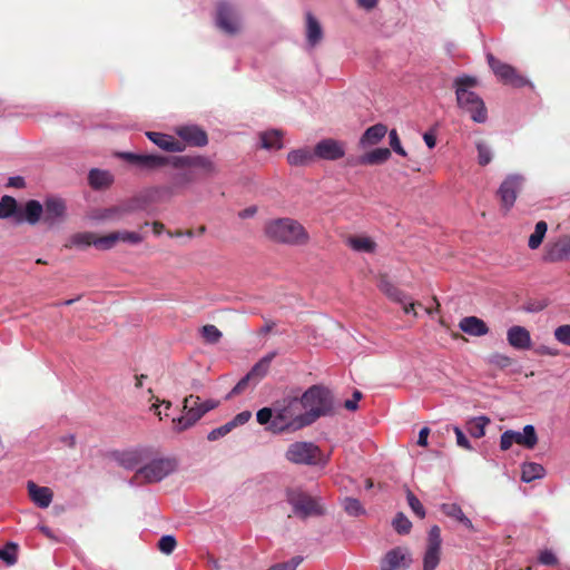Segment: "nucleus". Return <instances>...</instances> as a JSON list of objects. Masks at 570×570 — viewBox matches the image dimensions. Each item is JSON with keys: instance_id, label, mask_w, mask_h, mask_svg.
Segmentation results:
<instances>
[{"instance_id": "nucleus-1", "label": "nucleus", "mask_w": 570, "mask_h": 570, "mask_svg": "<svg viewBox=\"0 0 570 570\" xmlns=\"http://www.w3.org/2000/svg\"><path fill=\"white\" fill-rule=\"evenodd\" d=\"M256 421L273 434L294 432L312 425L298 395H286L256 412Z\"/></svg>"}, {"instance_id": "nucleus-2", "label": "nucleus", "mask_w": 570, "mask_h": 570, "mask_svg": "<svg viewBox=\"0 0 570 570\" xmlns=\"http://www.w3.org/2000/svg\"><path fill=\"white\" fill-rule=\"evenodd\" d=\"M452 86L458 107L469 114L474 122L484 124L488 120V110L483 99L473 90L478 86V79L474 76L461 75L454 78Z\"/></svg>"}, {"instance_id": "nucleus-3", "label": "nucleus", "mask_w": 570, "mask_h": 570, "mask_svg": "<svg viewBox=\"0 0 570 570\" xmlns=\"http://www.w3.org/2000/svg\"><path fill=\"white\" fill-rule=\"evenodd\" d=\"M266 236L279 244L292 246L305 245L309 240V235L305 227L293 218H275L265 224Z\"/></svg>"}, {"instance_id": "nucleus-4", "label": "nucleus", "mask_w": 570, "mask_h": 570, "mask_svg": "<svg viewBox=\"0 0 570 570\" xmlns=\"http://www.w3.org/2000/svg\"><path fill=\"white\" fill-rule=\"evenodd\" d=\"M299 399L312 424L320 417L332 416L335 413L334 396L332 391L326 386L320 384L312 385Z\"/></svg>"}, {"instance_id": "nucleus-5", "label": "nucleus", "mask_w": 570, "mask_h": 570, "mask_svg": "<svg viewBox=\"0 0 570 570\" xmlns=\"http://www.w3.org/2000/svg\"><path fill=\"white\" fill-rule=\"evenodd\" d=\"M285 501L291 505L293 515L301 520L325 514V509L320 500L301 488H287L285 490Z\"/></svg>"}, {"instance_id": "nucleus-6", "label": "nucleus", "mask_w": 570, "mask_h": 570, "mask_svg": "<svg viewBox=\"0 0 570 570\" xmlns=\"http://www.w3.org/2000/svg\"><path fill=\"white\" fill-rule=\"evenodd\" d=\"M285 459L297 465L325 464L322 451L318 445L309 441H295L291 443L285 452Z\"/></svg>"}, {"instance_id": "nucleus-7", "label": "nucleus", "mask_w": 570, "mask_h": 570, "mask_svg": "<svg viewBox=\"0 0 570 570\" xmlns=\"http://www.w3.org/2000/svg\"><path fill=\"white\" fill-rule=\"evenodd\" d=\"M488 63L494 75L505 85L514 88L529 86L533 88V83L524 76L518 73L517 69L511 65L504 63L494 58L491 53L487 55Z\"/></svg>"}, {"instance_id": "nucleus-8", "label": "nucleus", "mask_w": 570, "mask_h": 570, "mask_svg": "<svg viewBox=\"0 0 570 570\" xmlns=\"http://www.w3.org/2000/svg\"><path fill=\"white\" fill-rule=\"evenodd\" d=\"M169 166L176 169H200L203 176L205 177H212L217 174V167L215 163L209 157L200 155L169 156Z\"/></svg>"}, {"instance_id": "nucleus-9", "label": "nucleus", "mask_w": 570, "mask_h": 570, "mask_svg": "<svg viewBox=\"0 0 570 570\" xmlns=\"http://www.w3.org/2000/svg\"><path fill=\"white\" fill-rule=\"evenodd\" d=\"M176 462L171 459H153L137 469V475L142 476L147 483L160 482L175 471Z\"/></svg>"}, {"instance_id": "nucleus-10", "label": "nucleus", "mask_w": 570, "mask_h": 570, "mask_svg": "<svg viewBox=\"0 0 570 570\" xmlns=\"http://www.w3.org/2000/svg\"><path fill=\"white\" fill-rule=\"evenodd\" d=\"M42 206L43 213L41 223L46 228L55 229L65 223L67 218V205L62 198L56 196L47 197Z\"/></svg>"}, {"instance_id": "nucleus-11", "label": "nucleus", "mask_w": 570, "mask_h": 570, "mask_svg": "<svg viewBox=\"0 0 570 570\" xmlns=\"http://www.w3.org/2000/svg\"><path fill=\"white\" fill-rule=\"evenodd\" d=\"M216 26L229 36L236 35L240 29L237 8L228 1H220L217 6Z\"/></svg>"}, {"instance_id": "nucleus-12", "label": "nucleus", "mask_w": 570, "mask_h": 570, "mask_svg": "<svg viewBox=\"0 0 570 570\" xmlns=\"http://www.w3.org/2000/svg\"><path fill=\"white\" fill-rule=\"evenodd\" d=\"M412 562V554L407 548L395 547L384 554L380 570H407Z\"/></svg>"}, {"instance_id": "nucleus-13", "label": "nucleus", "mask_w": 570, "mask_h": 570, "mask_svg": "<svg viewBox=\"0 0 570 570\" xmlns=\"http://www.w3.org/2000/svg\"><path fill=\"white\" fill-rule=\"evenodd\" d=\"M523 177L519 174H511L501 183L498 195L505 210H510L517 199Z\"/></svg>"}, {"instance_id": "nucleus-14", "label": "nucleus", "mask_w": 570, "mask_h": 570, "mask_svg": "<svg viewBox=\"0 0 570 570\" xmlns=\"http://www.w3.org/2000/svg\"><path fill=\"white\" fill-rule=\"evenodd\" d=\"M546 263H559L570 259V235H563L549 243L542 257Z\"/></svg>"}, {"instance_id": "nucleus-15", "label": "nucleus", "mask_w": 570, "mask_h": 570, "mask_svg": "<svg viewBox=\"0 0 570 570\" xmlns=\"http://www.w3.org/2000/svg\"><path fill=\"white\" fill-rule=\"evenodd\" d=\"M314 151L316 158L334 161L345 156V145L340 140L325 138L315 145Z\"/></svg>"}, {"instance_id": "nucleus-16", "label": "nucleus", "mask_w": 570, "mask_h": 570, "mask_svg": "<svg viewBox=\"0 0 570 570\" xmlns=\"http://www.w3.org/2000/svg\"><path fill=\"white\" fill-rule=\"evenodd\" d=\"M380 289L393 302L400 304L403 307L405 314L416 315L414 307L415 303L411 299V297L397 288L394 284L386 279H382L379 285Z\"/></svg>"}, {"instance_id": "nucleus-17", "label": "nucleus", "mask_w": 570, "mask_h": 570, "mask_svg": "<svg viewBox=\"0 0 570 570\" xmlns=\"http://www.w3.org/2000/svg\"><path fill=\"white\" fill-rule=\"evenodd\" d=\"M111 458L124 469L136 471L146 460L144 450L114 451Z\"/></svg>"}, {"instance_id": "nucleus-18", "label": "nucleus", "mask_w": 570, "mask_h": 570, "mask_svg": "<svg viewBox=\"0 0 570 570\" xmlns=\"http://www.w3.org/2000/svg\"><path fill=\"white\" fill-rule=\"evenodd\" d=\"M42 213V204L37 199H29L24 203L23 206L19 207V214L16 224L21 225L27 223L31 226H35L41 222Z\"/></svg>"}, {"instance_id": "nucleus-19", "label": "nucleus", "mask_w": 570, "mask_h": 570, "mask_svg": "<svg viewBox=\"0 0 570 570\" xmlns=\"http://www.w3.org/2000/svg\"><path fill=\"white\" fill-rule=\"evenodd\" d=\"M141 205L138 200L131 199L117 206L100 209L95 216L98 220H108L120 218L125 215H129L140 209Z\"/></svg>"}, {"instance_id": "nucleus-20", "label": "nucleus", "mask_w": 570, "mask_h": 570, "mask_svg": "<svg viewBox=\"0 0 570 570\" xmlns=\"http://www.w3.org/2000/svg\"><path fill=\"white\" fill-rule=\"evenodd\" d=\"M176 132L190 146L204 147L208 144V136L206 131L197 125L180 126Z\"/></svg>"}, {"instance_id": "nucleus-21", "label": "nucleus", "mask_w": 570, "mask_h": 570, "mask_svg": "<svg viewBox=\"0 0 570 570\" xmlns=\"http://www.w3.org/2000/svg\"><path fill=\"white\" fill-rule=\"evenodd\" d=\"M203 416L204 411H202L198 404L190 406L185 411L184 415L173 419V430L177 433H181L193 428Z\"/></svg>"}, {"instance_id": "nucleus-22", "label": "nucleus", "mask_w": 570, "mask_h": 570, "mask_svg": "<svg viewBox=\"0 0 570 570\" xmlns=\"http://www.w3.org/2000/svg\"><path fill=\"white\" fill-rule=\"evenodd\" d=\"M507 340L513 348L519 351H525L531 347L530 332L520 325H513L508 330Z\"/></svg>"}, {"instance_id": "nucleus-23", "label": "nucleus", "mask_w": 570, "mask_h": 570, "mask_svg": "<svg viewBox=\"0 0 570 570\" xmlns=\"http://www.w3.org/2000/svg\"><path fill=\"white\" fill-rule=\"evenodd\" d=\"M27 490L31 501L40 509L48 508L53 499V492L48 487H39L33 481L27 482Z\"/></svg>"}, {"instance_id": "nucleus-24", "label": "nucleus", "mask_w": 570, "mask_h": 570, "mask_svg": "<svg viewBox=\"0 0 570 570\" xmlns=\"http://www.w3.org/2000/svg\"><path fill=\"white\" fill-rule=\"evenodd\" d=\"M146 136L153 144L165 151L180 153L184 150V145L170 135L157 131H147Z\"/></svg>"}, {"instance_id": "nucleus-25", "label": "nucleus", "mask_w": 570, "mask_h": 570, "mask_svg": "<svg viewBox=\"0 0 570 570\" xmlns=\"http://www.w3.org/2000/svg\"><path fill=\"white\" fill-rule=\"evenodd\" d=\"M459 328L471 336H483L489 333L487 323L476 316L463 317L459 323Z\"/></svg>"}, {"instance_id": "nucleus-26", "label": "nucleus", "mask_w": 570, "mask_h": 570, "mask_svg": "<svg viewBox=\"0 0 570 570\" xmlns=\"http://www.w3.org/2000/svg\"><path fill=\"white\" fill-rule=\"evenodd\" d=\"M306 20V41L309 47H315L323 39V28L317 18L311 12L305 13Z\"/></svg>"}, {"instance_id": "nucleus-27", "label": "nucleus", "mask_w": 570, "mask_h": 570, "mask_svg": "<svg viewBox=\"0 0 570 570\" xmlns=\"http://www.w3.org/2000/svg\"><path fill=\"white\" fill-rule=\"evenodd\" d=\"M316 159L315 151L311 147H302L293 149L287 154V161L294 167H305L314 163Z\"/></svg>"}, {"instance_id": "nucleus-28", "label": "nucleus", "mask_w": 570, "mask_h": 570, "mask_svg": "<svg viewBox=\"0 0 570 570\" xmlns=\"http://www.w3.org/2000/svg\"><path fill=\"white\" fill-rule=\"evenodd\" d=\"M510 433L513 438V442L525 449L532 450L538 443L537 431L532 424L524 425L522 432L510 430Z\"/></svg>"}, {"instance_id": "nucleus-29", "label": "nucleus", "mask_w": 570, "mask_h": 570, "mask_svg": "<svg viewBox=\"0 0 570 570\" xmlns=\"http://www.w3.org/2000/svg\"><path fill=\"white\" fill-rule=\"evenodd\" d=\"M387 127L384 124H375L368 127L360 139L362 147H367L380 142L386 135Z\"/></svg>"}, {"instance_id": "nucleus-30", "label": "nucleus", "mask_w": 570, "mask_h": 570, "mask_svg": "<svg viewBox=\"0 0 570 570\" xmlns=\"http://www.w3.org/2000/svg\"><path fill=\"white\" fill-rule=\"evenodd\" d=\"M169 165V156L158 154H141L136 167L144 170H156Z\"/></svg>"}, {"instance_id": "nucleus-31", "label": "nucleus", "mask_w": 570, "mask_h": 570, "mask_svg": "<svg viewBox=\"0 0 570 570\" xmlns=\"http://www.w3.org/2000/svg\"><path fill=\"white\" fill-rule=\"evenodd\" d=\"M261 148L266 150H279L283 148V132L278 129H269L259 134Z\"/></svg>"}, {"instance_id": "nucleus-32", "label": "nucleus", "mask_w": 570, "mask_h": 570, "mask_svg": "<svg viewBox=\"0 0 570 570\" xmlns=\"http://www.w3.org/2000/svg\"><path fill=\"white\" fill-rule=\"evenodd\" d=\"M275 355L276 352L266 354L249 370L248 374L254 379V386H256L266 376Z\"/></svg>"}, {"instance_id": "nucleus-33", "label": "nucleus", "mask_w": 570, "mask_h": 570, "mask_svg": "<svg viewBox=\"0 0 570 570\" xmlns=\"http://www.w3.org/2000/svg\"><path fill=\"white\" fill-rule=\"evenodd\" d=\"M88 181L94 189L99 190L109 187L114 177L108 170L92 168L88 174Z\"/></svg>"}, {"instance_id": "nucleus-34", "label": "nucleus", "mask_w": 570, "mask_h": 570, "mask_svg": "<svg viewBox=\"0 0 570 570\" xmlns=\"http://www.w3.org/2000/svg\"><path fill=\"white\" fill-rule=\"evenodd\" d=\"M546 475L543 465L535 462H525L521 465V481L530 483L535 480L542 479Z\"/></svg>"}, {"instance_id": "nucleus-35", "label": "nucleus", "mask_w": 570, "mask_h": 570, "mask_svg": "<svg viewBox=\"0 0 570 570\" xmlns=\"http://www.w3.org/2000/svg\"><path fill=\"white\" fill-rule=\"evenodd\" d=\"M19 205L16 198L9 195H4L0 199V218L9 219L11 218L16 224L18 214H19Z\"/></svg>"}, {"instance_id": "nucleus-36", "label": "nucleus", "mask_w": 570, "mask_h": 570, "mask_svg": "<svg viewBox=\"0 0 570 570\" xmlns=\"http://www.w3.org/2000/svg\"><path fill=\"white\" fill-rule=\"evenodd\" d=\"M390 157L391 150L389 148H375L362 155L357 163L361 165H379L389 160Z\"/></svg>"}, {"instance_id": "nucleus-37", "label": "nucleus", "mask_w": 570, "mask_h": 570, "mask_svg": "<svg viewBox=\"0 0 570 570\" xmlns=\"http://www.w3.org/2000/svg\"><path fill=\"white\" fill-rule=\"evenodd\" d=\"M490 423V419L485 415L472 417L468 422V432L474 439H480L485 434V426Z\"/></svg>"}, {"instance_id": "nucleus-38", "label": "nucleus", "mask_w": 570, "mask_h": 570, "mask_svg": "<svg viewBox=\"0 0 570 570\" xmlns=\"http://www.w3.org/2000/svg\"><path fill=\"white\" fill-rule=\"evenodd\" d=\"M19 544L14 541H8L2 549H0V560L8 567H12L18 561Z\"/></svg>"}, {"instance_id": "nucleus-39", "label": "nucleus", "mask_w": 570, "mask_h": 570, "mask_svg": "<svg viewBox=\"0 0 570 570\" xmlns=\"http://www.w3.org/2000/svg\"><path fill=\"white\" fill-rule=\"evenodd\" d=\"M197 179L194 170H180L170 175V181L175 188H184Z\"/></svg>"}, {"instance_id": "nucleus-40", "label": "nucleus", "mask_w": 570, "mask_h": 570, "mask_svg": "<svg viewBox=\"0 0 570 570\" xmlns=\"http://www.w3.org/2000/svg\"><path fill=\"white\" fill-rule=\"evenodd\" d=\"M548 230V224L540 220L535 224L533 233L530 235L528 246L530 249H537L543 242Z\"/></svg>"}, {"instance_id": "nucleus-41", "label": "nucleus", "mask_w": 570, "mask_h": 570, "mask_svg": "<svg viewBox=\"0 0 570 570\" xmlns=\"http://www.w3.org/2000/svg\"><path fill=\"white\" fill-rule=\"evenodd\" d=\"M344 511L351 517H360L366 514L365 508L362 505L361 501L356 498L346 497L343 500Z\"/></svg>"}, {"instance_id": "nucleus-42", "label": "nucleus", "mask_w": 570, "mask_h": 570, "mask_svg": "<svg viewBox=\"0 0 570 570\" xmlns=\"http://www.w3.org/2000/svg\"><path fill=\"white\" fill-rule=\"evenodd\" d=\"M348 245L355 252L372 253L375 249V243L367 237H351Z\"/></svg>"}, {"instance_id": "nucleus-43", "label": "nucleus", "mask_w": 570, "mask_h": 570, "mask_svg": "<svg viewBox=\"0 0 570 570\" xmlns=\"http://www.w3.org/2000/svg\"><path fill=\"white\" fill-rule=\"evenodd\" d=\"M95 240L94 234L89 232H82V233H76L69 238V243L66 245V247H78V248H85L90 245H92V242Z\"/></svg>"}, {"instance_id": "nucleus-44", "label": "nucleus", "mask_w": 570, "mask_h": 570, "mask_svg": "<svg viewBox=\"0 0 570 570\" xmlns=\"http://www.w3.org/2000/svg\"><path fill=\"white\" fill-rule=\"evenodd\" d=\"M392 527L399 534H407L412 529V522L403 512H397L392 520Z\"/></svg>"}, {"instance_id": "nucleus-45", "label": "nucleus", "mask_w": 570, "mask_h": 570, "mask_svg": "<svg viewBox=\"0 0 570 570\" xmlns=\"http://www.w3.org/2000/svg\"><path fill=\"white\" fill-rule=\"evenodd\" d=\"M441 560V550L425 549L423 556V570H435Z\"/></svg>"}, {"instance_id": "nucleus-46", "label": "nucleus", "mask_w": 570, "mask_h": 570, "mask_svg": "<svg viewBox=\"0 0 570 570\" xmlns=\"http://www.w3.org/2000/svg\"><path fill=\"white\" fill-rule=\"evenodd\" d=\"M476 151H478V163L481 166H487L492 161L493 153L489 145H487L484 141H478L475 144Z\"/></svg>"}, {"instance_id": "nucleus-47", "label": "nucleus", "mask_w": 570, "mask_h": 570, "mask_svg": "<svg viewBox=\"0 0 570 570\" xmlns=\"http://www.w3.org/2000/svg\"><path fill=\"white\" fill-rule=\"evenodd\" d=\"M406 500L412 512L420 519H424L426 515V511L421 501L415 497V494L410 489H406Z\"/></svg>"}, {"instance_id": "nucleus-48", "label": "nucleus", "mask_w": 570, "mask_h": 570, "mask_svg": "<svg viewBox=\"0 0 570 570\" xmlns=\"http://www.w3.org/2000/svg\"><path fill=\"white\" fill-rule=\"evenodd\" d=\"M118 242V235L117 232L110 233L106 236L95 238L92 242V245L101 250H108L111 249L115 244Z\"/></svg>"}, {"instance_id": "nucleus-49", "label": "nucleus", "mask_w": 570, "mask_h": 570, "mask_svg": "<svg viewBox=\"0 0 570 570\" xmlns=\"http://www.w3.org/2000/svg\"><path fill=\"white\" fill-rule=\"evenodd\" d=\"M202 336L207 343L215 344L222 338L223 334L215 325L208 324L202 327Z\"/></svg>"}, {"instance_id": "nucleus-50", "label": "nucleus", "mask_w": 570, "mask_h": 570, "mask_svg": "<svg viewBox=\"0 0 570 570\" xmlns=\"http://www.w3.org/2000/svg\"><path fill=\"white\" fill-rule=\"evenodd\" d=\"M441 544H442L441 529L439 528V525H432L428 533L426 548L441 550Z\"/></svg>"}, {"instance_id": "nucleus-51", "label": "nucleus", "mask_w": 570, "mask_h": 570, "mask_svg": "<svg viewBox=\"0 0 570 570\" xmlns=\"http://www.w3.org/2000/svg\"><path fill=\"white\" fill-rule=\"evenodd\" d=\"M177 541L173 534H164L158 541V549L165 553L170 554L176 548Z\"/></svg>"}, {"instance_id": "nucleus-52", "label": "nucleus", "mask_w": 570, "mask_h": 570, "mask_svg": "<svg viewBox=\"0 0 570 570\" xmlns=\"http://www.w3.org/2000/svg\"><path fill=\"white\" fill-rule=\"evenodd\" d=\"M249 385L254 386V379L246 373L232 389L227 397H230L232 395H237L244 392Z\"/></svg>"}, {"instance_id": "nucleus-53", "label": "nucleus", "mask_w": 570, "mask_h": 570, "mask_svg": "<svg viewBox=\"0 0 570 570\" xmlns=\"http://www.w3.org/2000/svg\"><path fill=\"white\" fill-rule=\"evenodd\" d=\"M117 235H118V242L121 240L124 243H128V244H132V245L140 244L144 240L142 235L137 232L124 230V232H117Z\"/></svg>"}, {"instance_id": "nucleus-54", "label": "nucleus", "mask_w": 570, "mask_h": 570, "mask_svg": "<svg viewBox=\"0 0 570 570\" xmlns=\"http://www.w3.org/2000/svg\"><path fill=\"white\" fill-rule=\"evenodd\" d=\"M303 561V557L295 556L288 561L276 563L266 570H296L299 563Z\"/></svg>"}, {"instance_id": "nucleus-55", "label": "nucleus", "mask_w": 570, "mask_h": 570, "mask_svg": "<svg viewBox=\"0 0 570 570\" xmlns=\"http://www.w3.org/2000/svg\"><path fill=\"white\" fill-rule=\"evenodd\" d=\"M442 511L450 518L455 519L458 522L465 514L458 503H446L442 505Z\"/></svg>"}, {"instance_id": "nucleus-56", "label": "nucleus", "mask_w": 570, "mask_h": 570, "mask_svg": "<svg viewBox=\"0 0 570 570\" xmlns=\"http://www.w3.org/2000/svg\"><path fill=\"white\" fill-rule=\"evenodd\" d=\"M389 139H390V146L392 148V150L402 156V157H406L407 154L405 151V149L403 148L402 144H401V140L399 138V135H397V131L395 129H392L390 132H389Z\"/></svg>"}, {"instance_id": "nucleus-57", "label": "nucleus", "mask_w": 570, "mask_h": 570, "mask_svg": "<svg viewBox=\"0 0 570 570\" xmlns=\"http://www.w3.org/2000/svg\"><path fill=\"white\" fill-rule=\"evenodd\" d=\"M554 337L561 344L570 346V324L558 326L554 330Z\"/></svg>"}, {"instance_id": "nucleus-58", "label": "nucleus", "mask_w": 570, "mask_h": 570, "mask_svg": "<svg viewBox=\"0 0 570 570\" xmlns=\"http://www.w3.org/2000/svg\"><path fill=\"white\" fill-rule=\"evenodd\" d=\"M233 430V428L230 426V424L227 422L216 429H213L208 434H207V440L208 441H217L219 440L220 438L227 435L230 431Z\"/></svg>"}, {"instance_id": "nucleus-59", "label": "nucleus", "mask_w": 570, "mask_h": 570, "mask_svg": "<svg viewBox=\"0 0 570 570\" xmlns=\"http://www.w3.org/2000/svg\"><path fill=\"white\" fill-rule=\"evenodd\" d=\"M452 430L455 433L456 444L459 446H461L465 450H469V451L473 450L471 442L469 441V439L466 438V435L464 434V432L462 431V429L460 426L453 425Z\"/></svg>"}, {"instance_id": "nucleus-60", "label": "nucleus", "mask_w": 570, "mask_h": 570, "mask_svg": "<svg viewBox=\"0 0 570 570\" xmlns=\"http://www.w3.org/2000/svg\"><path fill=\"white\" fill-rule=\"evenodd\" d=\"M538 560L543 566H556L558 563V558L551 550H543L540 552Z\"/></svg>"}, {"instance_id": "nucleus-61", "label": "nucleus", "mask_w": 570, "mask_h": 570, "mask_svg": "<svg viewBox=\"0 0 570 570\" xmlns=\"http://www.w3.org/2000/svg\"><path fill=\"white\" fill-rule=\"evenodd\" d=\"M252 417V412L250 411H243L238 414H236L233 420H230L228 423L230 424V426L234 429L236 426H239V425H244L245 423H247Z\"/></svg>"}, {"instance_id": "nucleus-62", "label": "nucleus", "mask_w": 570, "mask_h": 570, "mask_svg": "<svg viewBox=\"0 0 570 570\" xmlns=\"http://www.w3.org/2000/svg\"><path fill=\"white\" fill-rule=\"evenodd\" d=\"M513 438L510 433V430L504 431L500 436V449L502 451H508L513 444Z\"/></svg>"}, {"instance_id": "nucleus-63", "label": "nucleus", "mask_w": 570, "mask_h": 570, "mask_svg": "<svg viewBox=\"0 0 570 570\" xmlns=\"http://www.w3.org/2000/svg\"><path fill=\"white\" fill-rule=\"evenodd\" d=\"M26 186V180L22 176H11L8 178L7 187L12 188H23Z\"/></svg>"}, {"instance_id": "nucleus-64", "label": "nucleus", "mask_w": 570, "mask_h": 570, "mask_svg": "<svg viewBox=\"0 0 570 570\" xmlns=\"http://www.w3.org/2000/svg\"><path fill=\"white\" fill-rule=\"evenodd\" d=\"M429 433H430V429L428 426H423L420 430L419 435H417V442H416L419 446H423V448L428 446Z\"/></svg>"}]
</instances>
